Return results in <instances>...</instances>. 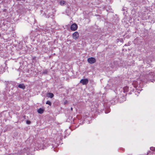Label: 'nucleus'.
I'll use <instances>...</instances> for the list:
<instances>
[{
	"mask_svg": "<svg viewBox=\"0 0 155 155\" xmlns=\"http://www.w3.org/2000/svg\"><path fill=\"white\" fill-rule=\"evenodd\" d=\"M87 61L88 62L91 64H94L96 61L95 58L92 57L88 58Z\"/></svg>",
	"mask_w": 155,
	"mask_h": 155,
	"instance_id": "f257e3e1",
	"label": "nucleus"
},
{
	"mask_svg": "<svg viewBox=\"0 0 155 155\" xmlns=\"http://www.w3.org/2000/svg\"><path fill=\"white\" fill-rule=\"evenodd\" d=\"M28 149L24 148L19 153V155H27Z\"/></svg>",
	"mask_w": 155,
	"mask_h": 155,
	"instance_id": "f03ea898",
	"label": "nucleus"
},
{
	"mask_svg": "<svg viewBox=\"0 0 155 155\" xmlns=\"http://www.w3.org/2000/svg\"><path fill=\"white\" fill-rule=\"evenodd\" d=\"M88 82L89 81L87 78L82 79L80 81V83L82 84L83 85H86L88 84Z\"/></svg>",
	"mask_w": 155,
	"mask_h": 155,
	"instance_id": "7ed1b4c3",
	"label": "nucleus"
},
{
	"mask_svg": "<svg viewBox=\"0 0 155 155\" xmlns=\"http://www.w3.org/2000/svg\"><path fill=\"white\" fill-rule=\"evenodd\" d=\"M78 28V25L75 23H74L71 25V30L73 31L76 30Z\"/></svg>",
	"mask_w": 155,
	"mask_h": 155,
	"instance_id": "20e7f679",
	"label": "nucleus"
},
{
	"mask_svg": "<svg viewBox=\"0 0 155 155\" xmlns=\"http://www.w3.org/2000/svg\"><path fill=\"white\" fill-rule=\"evenodd\" d=\"M79 33L77 31H75L72 34V37L74 39H77L79 37Z\"/></svg>",
	"mask_w": 155,
	"mask_h": 155,
	"instance_id": "39448f33",
	"label": "nucleus"
},
{
	"mask_svg": "<svg viewBox=\"0 0 155 155\" xmlns=\"http://www.w3.org/2000/svg\"><path fill=\"white\" fill-rule=\"evenodd\" d=\"M18 87L23 89H24L25 88V86L23 84H19L18 85Z\"/></svg>",
	"mask_w": 155,
	"mask_h": 155,
	"instance_id": "423d86ee",
	"label": "nucleus"
},
{
	"mask_svg": "<svg viewBox=\"0 0 155 155\" xmlns=\"http://www.w3.org/2000/svg\"><path fill=\"white\" fill-rule=\"evenodd\" d=\"M37 111L38 113L42 114L43 113L44 110L42 108H40Z\"/></svg>",
	"mask_w": 155,
	"mask_h": 155,
	"instance_id": "0eeeda50",
	"label": "nucleus"
},
{
	"mask_svg": "<svg viewBox=\"0 0 155 155\" xmlns=\"http://www.w3.org/2000/svg\"><path fill=\"white\" fill-rule=\"evenodd\" d=\"M47 96L48 97L52 98L54 97V95L52 93H49L47 94Z\"/></svg>",
	"mask_w": 155,
	"mask_h": 155,
	"instance_id": "6e6552de",
	"label": "nucleus"
},
{
	"mask_svg": "<svg viewBox=\"0 0 155 155\" xmlns=\"http://www.w3.org/2000/svg\"><path fill=\"white\" fill-rule=\"evenodd\" d=\"M66 2L64 0H61L59 2L60 4L61 5H64L65 3Z\"/></svg>",
	"mask_w": 155,
	"mask_h": 155,
	"instance_id": "1a4fd4ad",
	"label": "nucleus"
},
{
	"mask_svg": "<svg viewBox=\"0 0 155 155\" xmlns=\"http://www.w3.org/2000/svg\"><path fill=\"white\" fill-rule=\"evenodd\" d=\"M48 71L47 69H45L44 70L43 72V73L44 74H47L48 73Z\"/></svg>",
	"mask_w": 155,
	"mask_h": 155,
	"instance_id": "9d476101",
	"label": "nucleus"
},
{
	"mask_svg": "<svg viewBox=\"0 0 155 155\" xmlns=\"http://www.w3.org/2000/svg\"><path fill=\"white\" fill-rule=\"evenodd\" d=\"M46 103V104H48L50 106L51 105V102L49 101H47Z\"/></svg>",
	"mask_w": 155,
	"mask_h": 155,
	"instance_id": "9b49d317",
	"label": "nucleus"
},
{
	"mask_svg": "<svg viewBox=\"0 0 155 155\" xmlns=\"http://www.w3.org/2000/svg\"><path fill=\"white\" fill-rule=\"evenodd\" d=\"M150 149L151 151H155V147H151L150 148Z\"/></svg>",
	"mask_w": 155,
	"mask_h": 155,
	"instance_id": "f8f14e48",
	"label": "nucleus"
},
{
	"mask_svg": "<svg viewBox=\"0 0 155 155\" xmlns=\"http://www.w3.org/2000/svg\"><path fill=\"white\" fill-rule=\"evenodd\" d=\"M26 123L28 124H30L31 123V122L30 121L28 120L26 121Z\"/></svg>",
	"mask_w": 155,
	"mask_h": 155,
	"instance_id": "ddd939ff",
	"label": "nucleus"
},
{
	"mask_svg": "<svg viewBox=\"0 0 155 155\" xmlns=\"http://www.w3.org/2000/svg\"><path fill=\"white\" fill-rule=\"evenodd\" d=\"M71 110H72V111L73 110V108H72V107H71Z\"/></svg>",
	"mask_w": 155,
	"mask_h": 155,
	"instance_id": "4468645a",
	"label": "nucleus"
}]
</instances>
